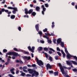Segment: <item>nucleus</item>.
Returning <instances> with one entry per match:
<instances>
[{"label":"nucleus","mask_w":77,"mask_h":77,"mask_svg":"<svg viewBox=\"0 0 77 77\" xmlns=\"http://www.w3.org/2000/svg\"><path fill=\"white\" fill-rule=\"evenodd\" d=\"M28 71L29 72V74H33L32 75V77H34L35 75H38L39 74L38 72L30 69H28Z\"/></svg>","instance_id":"f257e3e1"},{"label":"nucleus","mask_w":77,"mask_h":77,"mask_svg":"<svg viewBox=\"0 0 77 77\" xmlns=\"http://www.w3.org/2000/svg\"><path fill=\"white\" fill-rule=\"evenodd\" d=\"M58 65L60 68V69L62 73L64 75V77H68V75H67V72H66L64 71V69L63 68V66L62 65V64L60 63H58Z\"/></svg>","instance_id":"f03ea898"},{"label":"nucleus","mask_w":77,"mask_h":77,"mask_svg":"<svg viewBox=\"0 0 77 77\" xmlns=\"http://www.w3.org/2000/svg\"><path fill=\"white\" fill-rule=\"evenodd\" d=\"M71 62L73 63V64H74V65H77V62L75 61H74L72 60L69 61H66V63L67 65H69V66H70V65L72 68H73V66H72V63Z\"/></svg>","instance_id":"7ed1b4c3"},{"label":"nucleus","mask_w":77,"mask_h":77,"mask_svg":"<svg viewBox=\"0 0 77 77\" xmlns=\"http://www.w3.org/2000/svg\"><path fill=\"white\" fill-rule=\"evenodd\" d=\"M35 59L37 61V63L38 64V65L40 66H44V63L41 61V60H39L38 58L36 57Z\"/></svg>","instance_id":"20e7f679"},{"label":"nucleus","mask_w":77,"mask_h":77,"mask_svg":"<svg viewBox=\"0 0 77 77\" xmlns=\"http://www.w3.org/2000/svg\"><path fill=\"white\" fill-rule=\"evenodd\" d=\"M8 55H13V56H15L16 57L17 56H20V55L18 54L17 53L12 52L7 53V54H6V56H8Z\"/></svg>","instance_id":"39448f33"},{"label":"nucleus","mask_w":77,"mask_h":77,"mask_svg":"<svg viewBox=\"0 0 77 77\" xmlns=\"http://www.w3.org/2000/svg\"><path fill=\"white\" fill-rule=\"evenodd\" d=\"M8 9H14V10L12 12L13 14H16V11H17V8H16L14 7V8H13L11 7H8Z\"/></svg>","instance_id":"423d86ee"},{"label":"nucleus","mask_w":77,"mask_h":77,"mask_svg":"<svg viewBox=\"0 0 77 77\" xmlns=\"http://www.w3.org/2000/svg\"><path fill=\"white\" fill-rule=\"evenodd\" d=\"M25 14H31L32 12H33V10L32 9H30V10L29 11H28V10H27V9L26 8L25 9Z\"/></svg>","instance_id":"0eeeda50"},{"label":"nucleus","mask_w":77,"mask_h":77,"mask_svg":"<svg viewBox=\"0 0 77 77\" xmlns=\"http://www.w3.org/2000/svg\"><path fill=\"white\" fill-rule=\"evenodd\" d=\"M42 7L43 9V11H42V14L43 15H44V12L46 10V8L45 7V6L44 5H42Z\"/></svg>","instance_id":"6e6552de"},{"label":"nucleus","mask_w":77,"mask_h":77,"mask_svg":"<svg viewBox=\"0 0 77 77\" xmlns=\"http://www.w3.org/2000/svg\"><path fill=\"white\" fill-rule=\"evenodd\" d=\"M31 59V57H27V56H25L23 57V59L24 60H25V59H27L28 60H30Z\"/></svg>","instance_id":"1a4fd4ad"},{"label":"nucleus","mask_w":77,"mask_h":77,"mask_svg":"<svg viewBox=\"0 0 77 77\" xmlns=\"http://www.w3.org/2000/svg\"><path fill=\"white\" fill-rule=\"evenodd\" d=\"M48 68L49 69H51V66L49 64H48L46 66V69L48 70Z\"/></svg>","instance_id":"9d476101"},{"label":"nucleus","mask_w":77,"mask_h":77,"mask_svg":"<svg viewBox=\"0 0 77 77\" xmlns=\"http://www.w3.org/2000/svg\"><path fill=\"white\" fill-rule=\"evenodd\" d=\"M61 39L60 38H59L57 41V45H58L60 42H61Z\"/></svg>","instance_id":"9b49d317"},{"label":"nucleus","mask_w":77,"mask_h":77,"mask_svg":"<svg viewBox=\"0 0 77 77\" xmlns=\"http://www.w3.org/2000/svg\"><path fill=\"white\" fill-rule=\"evenodd\" d=\"M27 69V67L26 66L24 67L23 68V69L24 72H27V71L26 70Z\"/></svg>","instance_id":"f8f14e48"},{"label":"nucleus","mask_w":77,"mask_h":77,"mask_svg":"<svg viewBox=\"0 0 77 77\" xmlns=\"http://www.w3.org/2000/svg\"><path fill=\"white\" fill-rule=\"evenodd\" d=\"M47 33H45V35H43V38H46V39H49V38H48V36H47Z\"/></svg>","instance_id":"ddd939ff"},{"label":"nucleus","mask_w":77,"mask_h":77,"mask_svg":"<svg viewBox=\"0 0 77 77\" xmlns=\"http://www.w3.org/2000/svg\"><path fill=\"white\" fill-rule=\"evenodd\" d=\"M39 24H37L35 26V29L38 32V30H39Z\"/></svg>","instance_id":"4468645a"},{"label":"nucleus","mask_w":77,"mask_h":77,"mask_svg":"<svg viewBox=\"0 0 77 77\" xmlns=\"http://www.w3.org/2000/svg\"><path fill=\"white\" fill-rule=\"evenodd\" d=\"M8 55H8L7 56H6V57H8V59L7 62H9V61H10V60L11 59V57L9 56Z\"/></svg>","instance_id":"2eb2a0df"},{"label":"nucleus","mask_w":77,"mask_h":77,"mask_svg":"<svg viewBox=\"0 0 77 77\" xmlns=\"http://www.w3.org/2000/svg\"><path fill=\"white\" fill-rule=\"evenodd\" d=\"M61 52L62 54H63V57L64 58H65V53L63 52V50H61Z\"/></svg>","instance_id":"dca6fc26"},{"label":"nucleus","mask_w":77,"mask_h":77,"mask_svg":"<svg viewBox=\"0 0 77 77\" xmlns=\"http://www.w3.org/2000/svg\"><path fill=\"white\" fill-rule=\"evenodd\" d=\"M38 33L39 35H40V37L42 36V31H40L38 32Z\"/></svg>","instance_id":"f3484780"},{"label":"nucleus","mask_w":77,"mask_h":77,"mask_svg":"<svg viewBox=\"0 0 77 77\" xmlns=\"http://www.w3.org/2000/svg\"><path fill=\"white\" fill-rule=\"evenodd\" d=\"M35 50V47L33 46L32 47V49H31V51L32 53L34 52V50Z\"/></svg>","instance_id":"a211bd4d"},{"label":"nucleus","mask_w":77,"mask_h":77,"mask_svg":"<svg viewBox=\"0 0 77 77\" xmlns=\"http://www.w3.org/2000/svg\"><path fill=\"white\" fill-rule=\"evenodd\" d=\"M36 10L37 11H39L40 8L39 7H37L36 8Z\"/></svg>","instance_id":"6ab92c4d"},{"label":"nucleus","mask_w":77,"mask_h":77,"mask_svg":"<svg viewBox=\"0 0 77 77\" xmlns=\"http://www.w3.org/2000/svg\"><path fill=\"white\" fill-rule=\"evenodd\" d=\"M38 50V51H42V47H39Z\"/></svg>","instance_id":"aec40b11"},{"label":"nucleus","mask_w":77,"mask_h":77,"mask_svg":"<svg viewBox=\"0 0 77 77\" xmlns=\"http://www.w3.org/2000/svg\"><path fill=\"white\" fill-rule=\"evenodd\" d=\"M15 18V16L14 15H12L11 17V19H14Z\"/></svg>","instance_id":"412c9836"},{"label":"nucleus","mask_w":77,"mask_h":77,"mask_svg":"<svg viewBox=\"0 0 77 77\" xmlns=\"http://www.w3.org/2000/svg\"><path fill=\"white\" fill-rule=\"evenodd\" d=\"M23 52L24 54H29V53L27 51H23Z\"/></svg>","instance_id":"4be33fe9"},{"label":"nucleus","mask_w":77,"mask_h":77,"mask_svg":"<svg viewBox=\"0 0 77 77\" xmlns=\"http://www.w3.org/2000/svg\"><path fill=\"white\" fill-rule=\"evenodd\" d=\"M54 74L55 76H56V75H58V72H54Z\"/></svg>","instance_id":"5701e85b"},{"label":"nucleus","mask_w":77,"mask_h":77,"mask_svg":"<svg viewBox=\"0 0 77 77\" xmlns=\"http://www.w3.org/2000/svg\"><path fill=\"white\" fill-rule=\"evenodd\" d=\"M52 25L51 26L52 29H53L54 27V22H53L52 23Z\"/></svg>","instance_id":"b1692460"},{"label":"nucleus","mask_w":77,"mask_h":77,"mask_svg":"<svg viewBox=\"0 0 77 77\" xmlns=\"http://www.w3.org/2000/svg\"><path fill=\"white\" fill-rule=\"evenodd\" d=\"M26 74L24 73H22L21 75H20L21 76H23V77H24L25 76V75H26Z\"/></svg>","instance_id":"393cba45"},{"label":"nucleus","mask_w":77,"mask_h":77,"mask_svg":"<svg viewBox=\"0 0 77 77\" xmlns=\"http://www.w3.org/2000/svg\"><path fill=\"white\" fill-rule=\"evenodd\" d=\"M61 45L62 47H63L64 46V43L63 42H61Z\"/></svg>","instance_id":"a878e982"},{"label":"nucleus","mask_w":77,"mask_h":77,"mask_svg":"<svg viewBox=\"0 0 77 77\" xmlns=\"http://www.w3.org/2000/svg\"><path fill=\"white\" fill-rule=\"evenodd\" d=\"M13 49H14V50L15 51H20V50H18L16 48H14Z\"/></svg>","instance_id":"bb28decb"},{"label":"nucleus","mask_w":77,"mask_h":77,"mask_svg":"<svg viewBox=\"0 0 77 77\" xmlns=\"http://www.w3.org/2000/svg\"><path fill=\"white\" fill-rule=\"evenodd\" d=\"M54 57L56 60H58V57H59V56H55Z\"/></svg>","instance_id":"cd10ccee"},{"label":"nucleus","mask_w":77,"mask_h":77,"mask_svg":"<svg viewBox=\"0 0 77 77\" xmlns=\"http://www.w3.org/2000/svg\"><path fill=\"white\" fill-rule=\"evenodd\" d=\"M50 74H53V71H49Z\"/></svg>","instance_id":"c85d7f7f"},{"label":"nucleus","mask_w":77,"mask_h":77,"mask_svg":"<svg viewBox=\"0 0 77 77\" xmlns=\"http://www.w3.org/2000/svg\"><path fill=\"white\" fill-rule=\"evenodd\" d=\"M36 13H35V12H33L32 14V15L34 16L36 15Z\"/></svg>","instance_id":"c756f323"},{"label":"nucleus","mask_w":77,"mask_h":77,"mask_svg":"<svg viewBox=\"0 0 77 77\" xmlns=\"http://www.w3.org/2000/svg\"><path fill=\"white\" fill-rule=\"evenodd\" d=\"M45 5L46 8H48L49 6H48V4H45Z\"/></svg>","instance_id":"7c9ffc66"},{"label":"nucleus","mask_w":77,"mask_h":77,"mask_svg":"<svg viewBox=\"0 0 77 77\" xmlns=\"http://www.w3.org/2000/svg\"><path fill=\"white\" fill-rule=\"evenodd\" d=\"M48 43H49V44H51V41L50 40H48Z\"/></svg>","instance_id":"2f4dec72"},{"label":"nucleus","mask_w":77,"mask_h":77,"mask_svg":"<svg viewBox=\"0 0 77 77\" xmlns=\"http://www.w3.org/2000/svg\"><path fill=\"white\" fill-rule=\"evenodd\" d=\"M47 30H48L47 29L45 28V29H44L43 30V31L44 32H46L47 31Z\"/></svg>","instance_id":"473e14b6"},{"label":"nucleus","mask_w":77,"mask_h":77,"mask_svg":"<svg viewBox=\"0 0 77 77\" xmlns=\"http://www.w3.org/2000/svg\"><path fill=\"white\" fill-rule=\"evenodd\" d=\"M28 48L29 50V51H31L32 50V49L31 48V47H30V46H29L28 47Z\"/></svg>","instance_id":"72a5a7b5"},{"label":"nucleus","mask_w":77,"mask_h":77,"mask_svg":"<svg viewBox=\"0 0 77 77\" xmlns=\"http://www.w3.org/2000/svg\"><path fill=\"white\" fill-rule=\"evenodd\" d=\"M45 55L46 57V58H48V55L46 53H45Z\"/></svg>","instance_id":"f704fd0d"},{"label":"nucleus","mask_w":77,"mask_h":77,"mask_svg":"<svg viewBox=\"0 0 77 77\" xmlns=\"http://www.w3.org/2000/svg\"><path fill=\"white\" fill-rule=\"evenodd\" d=\"M50 60V61H52L53 60L52 59V57H49Z\"/></svg>","instance_id":"c9c22d12"},{"label":"nucleus","mask_w":77,"mask_h":77,"mask_svg":"<svg viewBox=\"0 0 77 77\" xmlns=\"http://www.w3.org/2000/svg\"><path fill=\"white\" fill-rule=\"evenodd\" d=\"M72 71H74L75 72H77V69H72Z\"/></svg>","instance_id":"e433bc0d"},{"label":"nucleus","mask_w":77,"mask_h":77,"mask_svg":"<svg viewBox=\"0 0 77 77\" xmlns=\"http://www.w3.org/2000/svg\"><path fill=\"white\" fill-rule=\"evenodd\" d=\"M49 50H51L52 51H53V52H55V51L52 48H49Z\"/></svg>","instance_id":"4c0bfd02"},{"label":"nucleus","mask_w":77,"mask_h":77,"mask_svg":"<svg viewBox=\"0 0 77 77\" xmlns=\"http://www.w3.org/2000/svg\"><path fill=\"white\" fill-rule=\"evenodd\" d=\"M14 70H15V69L14 68H13L11 69L10 71H11V72L14 71Z\"/></svg>","instance_id":"58836bf2"},{"label":"nucleus","mask_w":77,"mask_h":77,"mask_svg":"<svg viewBox=\"0 0 77 77\" xmlns=\"http://www.w3.org/2000/svg\"><path fill=\"white\" fill-rule=\"evenodd\" d=\"M0 60H1V61H2V62H5V60H2V58L0 57Z\"/></svg>","instance_id":"ea45409f"},{"label":"nucleus","mask_w":77,"mask_h":77,"mask_svg":"<svg viewBox=\"0 0 77 77\" xmlns=\"http://www.w3.org/2000/svg\"><path fill=\"white\" fill-rule=\"evenodd\" d=\"M57 51H60V49H59V47H57Z\"/></svg>","instance_id":"a19ab883"},{"label":"nucleus","mask_w":77,"mask_h":77,"mask_svg":"<svg viewBox=\"0 0 77 77\" xmlns=\"http://www.w3.org/2000/svg\"><path fill=\"white\" fill-rule=\"evenodd\" d=\"M57 53L58 54V55L59 56H61V53H60V52H57Z\"/></svg>","instance_id":"79ce46f5"},{"label":"nucleus","mask_w":77,"mask_h":77,"mask_svg":"<svg viewBox=\"0 0 77 77\" xmlns=\"http://www.w3.org/2000/svg\"><path fill=\"white\" fill-rule=\"evenodd\" d=\"M39 1L41 2H43V3H45V1L43 0H39Z\"/></svg>","instance_id":"37998d69"},{"label":"nucleus","mask_w":77,"mask_h":77,"mask_svg":"<svg viewBox=\"0 0 77 77\" xmlns=\"http://www.w3.org/2000/svg\"><path fill=\"white\" fill-rule=\"evenodd\" d=\"M44 50H45V51H48V48H44Z\"/></svg>","instance_id":"c03bdc74"},{"label":"nucleus","mask_w":77,"mask_h":77,"mask_svg":"<svg viewBox=\"0 0 77 77\" xmlns=\"http://www.w3.org/2000/svg\"><path fill=\"white\" fill-rule=\"evenodd\" d=\"M36 64H32V67H36Z\"/></svg>","instance_id":"a18cd8bd"},{"label":"nucleus","mask_w":77,"mask_h":77,"mask_svg":"<svg viewBox=\"0 0 77 77\" xmlns=\"http://www.w3.org/2000/svg\"><path fill=\"white\" fill-rule=\"evenodd\" d=\"M3 51L4 52H7L8 51L6 49H5L3 50Z\"/></svg>","instance_id":"49530a36"},{"label":"nucleus","mask_w":77,"mask_h":77,"mask_svg":"<svg viewBox=\"0 0 77 77\" xmlns=\"http://www.w3.org/2000/svg\"><path fill=\"white\" fill-rule=\"evenodd\" d=\"M63 69H67L68 68L65 66H63Z\"/></svg>","instance_id":"de8ad7c7"},{"label":"nucleus","mask_w":77,"mask_h":77,"mask_svg":"<svg viewBox=\"0 0 77 77\" xmlns=\"http://www.w3.org/2000/svg\"><path fill=\"white\" fill-rule=\"evenodd\" d=\"M40 43H42V44L44 43V41L41 40L40 42Z\"/></svg>","instance_id":"09e8293b"},{"label":"nucleus","mask_w":77,"mask_h":77,"mask_svg":"<svg viewBox=\"0 0 77 77\" xmlns=\"http://www.w3.org/2000/svg\"><path fill=\"white\" fill-rule=\"evenodd\" d=\"M15 57H16V56L13 55V56L12 57L13 59H15Z\"/></svg>","instance_id":"8fccbe9b"},{"label":"nucleus","mask_w":77,"mask_h":77,"mask_svg":"<svg viewBox=\"0 0 77 77\" xmlns=\"http://www.w3.org/2000/svg\"><path fill=\"white\" fill-rule=\"evenodd\" d=\"M18 29L19 30V31H21V27L20 26H19L18 27Z\"/></svg>","instance_id":"3c124183"},{"label":"nucleus","mask_w":77,"mask_h":77,"mask_svg":"<svg viewBox=\"0 0 77 77\" xmlns=\"http://www.w3.org/2000/svg\"><path fill=\"white\" fill-rule=\"evenodd\" d=\"M5 11V10L4 9V8H2V10H1V12H4V11Z\"/></svg>","instance_id":"603ef678"},{"label":"nucleus","mask_w":77,"mask_h":77,"mask_svg":"<svg viewBox=\"0 0 77 77\" xmlns=\"http://www.w3.org/2000/svg\"><path fill=\"white\" fill-rule=\"evenodd\" d=\"M19 62L20 63V64H23V61L21 60Z\"/></svg>","instance_id":"864d4df0"},{"label":"nucleus","mask_w":77,"mask_h":77,"mask_svg":"<svg viewBox=\"0 0 77 77\" xmlns=\"http://www.w3.org/2000/svg\"><path fill=\"white\" fill-rule=\"evenodd\" d=\"M9 62H8L7 61V62H6L5 63V65H8V64H9Z\"/></svg>","instance_id":"5fc2aeb1"},{"label":"nucleus","mask_w":77,"mask_h":77,"mask_svg":"<svg viewBox=\"0 0 77 77\" xmlns=\"http://www.w3.org/2000/svg\"><path fill=\"white\" fill-rule=\"evenodd\" d=\"M53 42H54V44H56V39H54L53 40Z\"/></svg>","instance_id":"6e6d98bb"},{"label":"nucleus","mask_w":77,"mask_h":77,"mask_svg":"<svg viewBox=\"0 0 77 77\" xmlns=\"http://www.w3.org/2000/svg\"><path fill=\"white\" fill-rule=\"evenodd\" d=\"M27 66L29 68H30V67H32V66L30 65H28Z\"/></svg>","instance_id":"4d7b16f0"},{"label":"nucleus","mask_w":77,"mask_h":77,"mask_svg":"<svg viewBox=\"0 0 77 77\" xmlns=\"http://www.w3.org/2000/svg\"><path fill=\"white\" fill-rule=\"evenodd\" d=\"M26 76H28V77H31V75L29 74H27L26 75Z\"/></svg>","instance_id":"13d9d810"},{"label":"nucleus","mask_w":77,"mask_h":77,"mask_svg":"<svg viewBox=\"0 0 77 77\" xmlns=\"http://www.w3.org/2000/svg\"><path fill=\"white\" fill-rule=\"evenodd\" d=\"M16 60V62L17 63H19V62H20V60Z\"/></svg>","instance_id":"bf43d9fd"},{"label":"nucleus","mask_w":77,"mask_h":77,"mask_svg":"<svg viewBox=\"0 0 77 77\" xmlns=\"http://www.w3.org/2000/svg\"><path fill=\"white\" fill-rule=\"evenodd\" d=\"M11 72V73L12 74H15V72H14V71H12V72Z\"/></svg>","instance_id":"052dcab7"},{"label":"nucleus","mask_w":77,"mask_h":77,"mask_svg":"<svg viewBox=\"0 0 77 77\" xmlns=\"http://www.w3.org/2000/svg\"><path fill=\"white\" fill-rule=\"evenodd\" d=\"M33 3H36V0H34L33 1Z\"/></svg>","instance_id":"680f3d73"},{"label":"nucleus","mask_w":77,"mask_h":77,"mask_svg":"<svg viewBox=\"0 0 77 77\" xmlns=\"http://www.w3.org/2000/svg\"><path fill=\"white\" fill-rule=\"evenodd\" d=\"M31 55L32 57H34L33 54V53H31Z\"/></svg>","instance_id":"e2e57ef3"},{"label":"nucleus","mask_w":77,"mask_h":77,"mask_svg":"<svg viewBox=\"0 0 77 77\" xmlns=\"http://www.w3.org/2000/svg\"><path fill=\"white\" fill-rule=\"evenodd\" d=\"M47 36H51V34L49 33H47Z\"/></svg>","instance_id":"0e129e2a"},{"label":"nucleus","mask_w":77,"mask_h":77,"mask_svg":"<svg viewBox=\"0 0 77 77\" xmlns=\"http://www.w3.org/2000/svg\"><path fill=\"white\" fill-rule=\"evenodd\" d=\"M8 11H9L8 10H5V12H8Z\"/></svg>","instance_id":"69168bd1"},{"label":"nucleus","mask_w":77,"mask_h":77,"mask_svg":"<svg viewBox=\"0 0 77 77\" xmlns=\"http://www.w3.org/2000/svg\"><path fill=\"white\" fill-rule=\"evenodd\" d=\"M3 2H2V3L4 4L5 3V0H3Z\"/></svg>","instance_id":"338daca9"},{"label":"nucleus","mask_w":77,"mask_h":77,"mask_svg":"<svg viewBox=\"0 0 77 77\" xmlns=\"http://www.w3.org/2000/svg\"><path fill=\"white\" fill-rule=\"evenodd\" d=\"M49 54H52V52L51 51H49Z\"/></svg>","instance_id":"774afa93"}]
</instances>
